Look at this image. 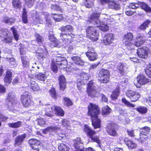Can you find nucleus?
Segmentation results:
<instances>
[{
    "instance_id": "nucleus-1",
    "label": "nucleus",
    "mask_w": 151,
    "mask_h": 151,
    "mask_svg": "<svg viewBox=\"0 0 151 151\" xmlns=\"http://www.w3.org/2000/svg\"><path fill=\"white\" fill-rule=\"evenodd\" d=\"M88 115L91 117L92 124L95 129L101 127V121L98 118V115L100 113L98 106L95 104L90 103L88 106Z\"/></svg>"
},
{
    "instance_id": "nucleus-2",
    "label": "nucleus",
    "mask_w": 151,
    "mask_h": 151,
    "mask_svg": "<svg viewBox=\"0 0 151 151\" xmlns=\"http://www.w3.org/2000/svg\"><path fill=\"white\" fill-rule=\"evenodd\" d=\"M100 13L95 11L91 14L89 17L87 22L94 25L95 27H99V29L103 31H107L109 29L107 24L108 22L105 23V22H101L99 19Z\"/></svg>"
},
{
    "instance_id": "nucleus-3",
    "label": "nucleus",
    "mask_w": 151,
    "mask_h": 151,
    "mask_svg": "<svg viewBox=\"0 0 151 151\" xmlns=\"http://www.w3.org/2000/svg\"><path fill=\"white\" fill-rule=\"evenodd\" d=\"M73 27L70 25L63 26L61 28L62 33L60 34V37L65 44L69 43L70 42V40L74 37L75 35L73 33Z\"/></svg>"
},
{
    "instance_id": "nucleus-4",
    "label": "nucleus",
    "mask_w": 151,
    "mask_h": 151,
    "mask_svg": "<svg viewBox=\"0 0 151 151\" xmlns=\"http://www.w3.org/2000/svg\"><path fill=\"white\" fill-rule=\"evenodd\" d=\"M45 106V114L49 117H52V112L54 110L55 111L56 115L62 116H63L64 115V112L63 110L59 106H52L49 104L46 105Z\"/></svg>"
},
{
    "instance_id": "nucleus-5",
    "label": "nucleus",
    "mask_w": 151,
    "mask_h": 151,
    "mask_svg": "<svg viewBox=\"0 0 151 151\" xmlns=\"http://www.w3.org/2000/svg\"><path fill=\"white\" fill-rule=\"evenodd\" d=\"M84 130L86 133L87 136L89 137V140L91 142H95L97 145V146L101 147V141L99 139L98 136H94L96 134V132L93 130L87 125H85L84 128Z\"/></svg>"
},
{
    "instance_id": "nucleus-6",
    "label": "nucleus",
    "mask_w": 151,
    "mask_h": 151,
    "mask_svg": "<svg viewBox=\"0 0 151 151\" xmlns=\"http://www.w3.org/2000/svg\"><path fill=\"white\" fill-rule=\"evenodd\" d=\"M136 41L134 43V45L139 47L144 44L146 45V49H148L151 47V40L145 39V36L143 34H138L136 37Z\"/></svg>"
},
{
    "instance_id": "nucleus-7",
    "label": "nucleus",
    "mask_w": 151,
    "mask_h": 151,
    "mask_svg": "<svg viewBox=\"0 0 151 151\" xmlns=\"http://www.w3.org/2000/svg\"><path fill=\"white\" fill-rule=\"evenodd\" d=\"M58 129L57 127H53L50 126L47 127L43 130L42 132L45 134H47L48 132H50L49 136L48 137V140L47 141H49L50 144H49V146L51 145L52 142L55 139V135L56 132Z\"/></svg>"
},
{
    "instance_id": "nucleus-8",
    "label": "nucleus",
    "mask_w": 151,
    "mask_h": 151,
    "mask_svg": "<svg viewBox=\"0 0 151 151\" xmlns=\"http://www.w3.org/2000/svg\"><path fill=\"white\" fill-rule=\"evenodd\" d=\"M95 27L89 26L86 29L87 35L89 37V38L93 42L96 41L98 39V37L99 35V32Z\"/></svg>"
},
{
    "instance_id": "nucleus-9",
    "label": "nucleus",
    "mask_w": 151,
    "mask_h": 151,
    "mask_svg": "<svg viewBox=\"0 0 151 151\" xmlns=\"http://www.w3.org/2000/svg\"><path fill=\"white\" fill-rule=\"evenodd\" d=\"M109 74L108 70L102 69L99 73L98 80L101 83H106L109 81Z\"/></svg>"
},
{
    "instance_id": "nucleus-10",
    "label": "nucleus",
    "mask_w": 151,
    "mask_h": 151,
    "mask_svg": "<svg viewBox=\"0 0 151 151\" xmlns=\"http://www.w3.org/2000/svg\"><path fill=\"white\" fill-rule=\"evenodd\" d=\"M97 87L93 84L92 81H90L88 84L87 91L89 96L91 97H97L99 93L96 91Z\"/></svg>"
},
{
    "instance_id": "nucleus-11",
    "label": "nucleus",
    "mask_w": 151,
    "mask_h": 151,
    "mask_svg": "<svg viewBox=\"0 0 151 151\" xmlns=\"http://www.w3.org/2000/svg\"><path fill=\"white\" fill-rule=\"evenodd\" d=\"M31 96L29 93L27 91L23 93L21 96V101L23 105L25 107L30 106L33 102L31 100Z\"/></svg>"
},
{
    "instance_id": "nucleus-12",
    "label": "nucleus",
    "mask_w": 151,
    "mask_h": 151,
    "mask_svg": "<svg viewBox=\"0 0 151 151\" xmlns=\"http://www.w3.org/2000/svg\"><path fill=\"white\" fill-rule=\"evenodd\" d=\"M17 101L15 95L13 93H9L6 100V103L9 109H11L16 105Z\"/></svg>"
},
{
    "instance_id": "nucleus-13",
    "label": "nucleus",
    "mask_w": 151,
    "mask_h": 151,
    "mask_svg": "<svg viewBox=\"0 0 151 151\" xmlns=\"http://www.w3.org/2000/svg\"><path fill=\"white\" fill-rule=\"evenodd\" d=\"M149 82V79L142 74L139 75L136 79V81H135L134 84L137 88H140Z\"/></svg>"
},
{
    "instance_id": "nucleus-14",
    "label": "nucleus",
    "mask_w": 151,
    "mask_h": 151,
    "mask_svg": "<svg viewBox=\"0 0 151 151\" xmlns=\"http://www.w3.org/2000/svg\"><path fill=\"white\" fill-rule=\"evenodd\" d=\"M100 1L102 4L107 3L109 8L114 9L116 10H119L120 9V4L114 0H100Z\"/></svg>"
},
{
    "instance_id": "nucleus-15",
    "label": "nucleus",
    "mask_w": 151,
    "mask_h": 151,
    "mask_svg": "<svg viewBox=\"0 0 151 151\" xmlns=\"http://www.w3.org/2000/svg\"><path fill=\"white\" fill-rule=\"evenodd\" d=\"M126 95L132 102L137 101L140 97V93L138 92L132 90H128L126 92Z\"/></svg>"
},
{
    "instance_id": "nucleus-16",
    "label": "nucleus",
    "mask_w": 151,
    "mask_h": 151,
    "mask_svg": "<svg viewBox=\"0 0 151 151\" xmlns=\"http://www.w3.org/2000/svg\"><path fill=\"white\" fill-rule=\"evenodd\" d=\"M133 35L132 33H127L124 35V45L126 47V48L129 50H131V48L130 46L132 45L131 41L133 40Z\"/></svg>"
},
{
    "instance_id": "nucleus-17",
    "label": "nucleus",
    "mask_w": 151,
    "mask_h": 151,
    "mask_svg": "<svg viewBox=\"0 0 151 151\" xmlns=\"http://www.w3.org/2000/svg\"><path fill=\"white\" fill-rule=\"evenodd\" d=\"M88 51L86 52V54L88 59L92 61L96 60L98 58V55L94 48L88 46Z\"/></svg>"
},
{
    "instance_id": "nucleus-18",
    "label": "nucleus",
    "mask_w": 151,
    "mask_h": 151,
    "mask_svg": "<svg viewBox=\"0 0 151 151\" xmlns=\"http://www.w3.org/2000/svg\"><path fill=\"white\" fill-rule=\"evenodd\" d=\"M117 127L116 125L112 123L108 124L106 127V131L109 135L114 137L117 135Z\"/></svg>"
},
{
    "instance_id": "nucleus-19",
    "label": "nucleus",
    "mask_w": 151,
    "mask_h": 151,
    "mask_svg": "<svg viewBox=\"0 0 151 151\" xmlns=\"http://www.w3.org/2000/svg\"><path fill=\"white\" fill-rule=\"evenodd\" d=\"M32 12V16L34 22L37 23L42 24L43 23L42 16H38L37 14V13L36 11H33ZM48 14L47 12H43L42 16L44 15L45 16H46L45 15H47Z\"/></svg>"
},
{
    "instance_id": "nucleus-20",
    "label": "nucleus",
    "mask_w": 151,
    "mask_h": 151,
    "mask_svg": "<svg viewBox=\"0 0 151 151\" xmlns=\"http://www.w3.org/2000/svg\"><path fill=\"white\" fill-rule=\"evenodd\" d=\"M114 36L112 34H108L105 35L103 40L104 43L106 45L114 44Z\"/></svg>"
},
{
    "instance_id": "nucleus-21",
    "label": "nucleus",
    "mask_w": 151,
    "mask_h": 151,
    "mask_svg": "<svg viewBox=\"0 0 151 151\" xmlns=\"http://www.w3.org/2000/svg\"><path fill=\"white\" fill-rule=\"evenodd\" d=\"M148 49L145 47L138 48L137 51L138 56L140 58H145L148 56Z\"/></svg>"
},
{
    "instance_id": "nucleus-22",
    "label": "nucleus",
    "mask_w": 151,
    "mask_h": 151,
    "mask_svg": "<svg viewBox=\"0 0 151 151\" xmlns=\"http://www.w3.org/2000/svg\"><path fill=\"white\" fill-rule=\"evenodd\" d=\"M56 62L58 66H61L62 67L60 68H65L66 67L67 64V61L64 58L56 56L55 57Z\"/></svg>"
},
{
    "instance_id": "nucleus-23",
    "label": "nucleus",
    "mask_w": 151,
    "mask_h": 151,
    "mask_svg": "<svg viewBox=\"0 0 151 151\" xmlns=\"http://www.w3.org/2000/svg\"><path fill=\"white\" fill-rule=\"evenodd\" d=\"M12 73L11 70H7L4 78V81L6 85L7 86L11 83L12 80Z\"/></svg>"
},
{
    "instance_id": "nucleus-24",
    "label": "nucleus",
    "mask_w": 151,
    "mask_h": 151,
    "mask_svg": "<svg viewBox=\"0 0 151 151\" xmlns=\"http://www.w3.org/2000/svg\"><path fill=\"white\" fill-rule=\"evenodd\" d=\"M26 135L24 134H23L19 135L17 136L15 139L14 146L15 147L19 146L21 145L25 138H26Z\"/></svg>"
},
{
    "instance_id": "nucleus-25",
    "label": "nucleus",
    "mask_w": 151,
    "mask_h": 151,
    "mask_svg": "<svg viewBox=\"0 0 151 151\" xmlns=\"http://www.w3.org/2000/svg\"><path fill=\"white\" fill-rule=\"evenodd\" d=\"M60 89L61 91H63L66 88V83L65 76L63 75H60L58 78Z\"/></svg>"
},
{
    "instance_id": "nucleus-26",
    "label": "nucleus",
    "mask_w": 151,
    "mask_h": 151,
    "mask_svg": "<svg viewBox=\"0 0 151 151\" xmlns=\"http://www.w3.org/2000/svg\"><path fill=\"white\" fill-rule=\"evenodd\" d=\"M22 66L26 70L28 69V70L29 71V60L27 56H21V57Z\"/></svg>"
},
{
    "instance_id": "nucleus-27",
    "label": "nucleus",
    "mask_w": 151,
    "mask_h": 151,
    "mask_svg": "<svg viewBox=\"0 0 151 151\" xmlns=\"http://www.w3.org/2000/svg\"><path fill=\"white\" fill-rule=\"evenodd\" d=\"M118 68L119 69V73L121 75H123L126 71L127 67L126 63H120L119 64Z\"/></svg>"
},
{
    "instance_id": "nucleus-28",
    "label": "nucleus",
    "mask_w": 151,
    "mask_h": 151,
    "mask_svg": "<svg viewBox=\"0 0 151 151\" xmlns=\"http://www.w3.org/2000/svg\"><path fill=\"white\" fill-rule=\"evenodd\" d=\"M139 6L147 12H151V8L147 4L143 2H139Z\"/></svg>"
},
{
    "instance_id": "nucleus-29",
    "label": "nucleus",
    "mask_w": 151,
    "mask_h": 151,
    "mask_svg": "<svg viewBox=\"0 0 151 151\" xmlns=\"http://www.w3.org/2000/svg\"><path fill=\"white\" fill-rule=\"evenodd\" d=\"M71 59L74 63L77 65H84V62L79 56H74L72 57Z\"/></svg>"
},
{
    "instance_id": "nucleus-30",
    "label": "nucleus",
    "mask_w": 151,
    "mask_h": 151,
    "mask_svg": "<svg viewBox=\"0 0 151 151\" xmlns=\"http://www.w3.org/2000/svg\"><path fill=\"white\" fill-rule=\"evenodd\" d=\"M134 109L141 114H145L148 111L147 108L145 106H139L135 108Z\"/></svg>"
},
{
    "instance_id": "nucleus-31",
    "label": "nucleus",
    "mask_w": 151,
    "mask_h": 151,
    "mask_svg": "<svg viewBox=\"0 0 151 151\" xmlns=\"http://www.w3.org/2000/svg\"><path fill=\"white\" fill-rule=\"evenodd\" d=\"M49 39L54 43V45L55 47L58 46L57 45V39L54 36L52 31H50L49 32Z\"/></svg>"
},
{
    "instance_id": "nucleus-32",
    "label": "nucleus",
    "mask_w": 151,
    "mask_h": 151,
    "mask_svg": "<svg viewBox=\"0 0 151 151\" xmlns=\"http://www.w3.org/2000/svg\"><path fill=\"white\" fill-rule=\"evenodd\" d=\"M125 144L128 147L129 149H133L137 147L136 144L131 140H128L127 139H125Z\"/></svg>"
},
{
    "instance_id": "nucleus-33",
    "label": "nucleus",
    "mask_w": 151,
    "mask_h": 151,
    "mask_svg": "<svg viewBox=\"0 0 151 151\" xmlns=\"http://www.w3.org/2000/svg\"><path fill=\"white\" fill-rule=\"evenodd\" d=\"M111 111V109L108 106H104L102 109V114L103 115L109 114Z\"/></svg>"
},
{
    "instance_id": "nucleus-34",
    "label": "nucleus",
    "mask_w": 151,
    "mask_h": 151,
    "mask_svg": "<svg viewBox=\"0 0 151 151\" xmlns=\"http://www.w3.org/2000/svg\"><path fill=\"white\" fill-rule=\"evenodd\" d=\"M44 50H42L40 52H37V55L38 56V58L40 59L46 57L47 55V51L46 48H44Z\"/></svg>"
},
{
    "instance_id": "nucleus-35",
    "label": "nucleus",
    "mask_w": 151,
    "mask_h": 151,
    "mask_svg": "<svg viewBox=\"0 0 151 151\" xmlns=\"http://www.w3.org/2000/svg\"><path fill=\"white\" fill-rule=\"evenodd\" d=\"M139 142L141 143H143L146 141L148 139V136L147 135L139 132Z\"/></svg>"
},
{
    "instance_id": "nucleus-36",
    "label": "nucleus",
    "mask_w": 151,
    "mask_h": 151,
    "mask_svg": "<svg viewBox=\"0 0 151 151\" xmlns=\"http://www.w3.org/2000/svg\"><path fill=\"white\" fill-rule=\"evenodd\" d=\"M22 19L24 23L26 24L28 22L27 12L25 8L23 9Z\"/></svg>"
},
{
    "instance_id": "nucleus-37",
    "label": "nucleus",
    "mask_w": 151,
    "mask_h": 151,
    "mask_svg": "<svg viewBox=\"0 0 151 151\" xmlns=\"http://www.w3.org/2000/svg\"><path fill=\"white\" fill-rule=\"evenodd\" d=\"M120 93V90L119 88H116L113 91L112 94L111 95V97L113 100H116Z\"/></svg>"
},
{
    "instance_id": "nucleus-38",
    "label": "nucleus",
    "mask_w": 151,
    "mask_h": 151,
    "mask_svg": "<svg viewBox=\"0 0 151 151\" xmlns=\"http://www.w3.org/2000/svg\"><path fill=\"white\" fill-rule=\"evenodd\" d=\"M150 22V20H146L139 27L138 29L140 30H145L148 27V25Z\"/></svg>"
},
{
    "instance_id": "nucleus-39",
    "label": "nucleus",
    "mask_w": 151,
    "mask_h": 151,
    "mask_svg": "<svg viewBox=\"0 0 151 151\" xmlns=\"http://www.w3.org/2000/svg\"><path fill=\"white\" fill-rule=\"evenodd\" d=\"M22 122L21 121H18L16 122L9 123L8 126L11 128H18L22 125Z\"/></svg>"
},
{
    "instance_id": "nucleus-40",
    "label": "nucleus",
    "mask_w": 151,
    "mask_h": 151,
    "mask_svg": "<svg viewBox=\"0 0 151 151\" xmlns=\"http://www.w3.org/2000/svg\"><path fill=\"white\" fill-rule=\"evenodd\" d=\"M12 4L15 8L20 9L21 6V2L19 0H13Z\"/></svg>"
},
{
    "instance_id": "nucleus-41",
    "label": "nucleus",
    "mask_w": 151,
    "mask_h": 151,
    "mask_svg": "<svg viewBox=\"0 0 151 151\" xmlns=\"http://www.w3.org/2000/svg\"><path fill=\"white\" fill-rule=\"evenodd\" d=\"M145 72L147 76L151 78V63H149L145 69Z\"/></svg>"
},
{
    "instance_id": "nucleus-42",
    "label": "nucleus",
    "mask_w": 151,
    "mask_h": 151,
    "mask_svg": "<svg viewBox=\"0 0 151 151\" xmlns=\"http://www.w3.org/2000/svg\"><path fill=\"white\" fill-rule=\"evenodd\" d=\"M84 4L87 8H91L93 5L94 0H84Z\"/></svg>"
},
{
    "instance_id": "nucleus-43",
    "label": "nucleus",
    "mask_w": 151,
    "mask_h": 151,
    "mask_svg": "<svg viewBox=\"0 0 151 151\" xmlns=\"http://www.w3.org/2000/svg\"><path fill=\"white\" fill-rule=\"evenodd\" d=\"M36 78L40 81H44L47 78V77L45 73H39L36 76Z\"/></svg>"
},
{
    "instance_id": "nucleus-44",
    "label": "nucleus",
    "mask_w": 151,
    "mask_h": 151,
    "mask_svg": "<svg viewBox=\"0 0 151 151\" xmlns=\"http://www.w3.org/2000/svg\"><path fill=\"white\" fill-rule=\"evenodd\" d=\"M58 148L60 151H69V149L68 147L63 143H61L58 146Z\"/></svg>"
},
{
    "instance_id": "nucleus-45",
    "label": "nucleus",
    "mask_w": 151,
    "mask_h": 151,
    "mask_svg": "<svg viewBox=\"0 0 151 151\" xmlns=\"http://www.w3.org/2000/svg\"><path fill=\"white\" fill-rule=\"evenodd\" d=\"M52 17H53V19L56 22L60 21L61 19H63V17L62 15L60 14H52Z\"/></svg>"
},
{
    "instance_id": "nucleus-46",
    "label": "nucleus",
    "mask_w": 151,
    "mask_h": 151,
    "mask_svg": "<svg viewBox=\"0 0 151 151\" xmlns=\"http://www.w3.org/2000/svg\"><path fill=\"white\" fill-rule=\"evenodd\" d=\"M12 31L13 35L15 40L17 41L19 40V35L17 33V29L14 27H12L11 29Z\"/></svg>"
},
{
    "instance_id": "nucleus-47",
    "label": "nucleus",
    "mask_w": 151,
    "mask_h": 151,
    "mask_svg": "<svg viewBox=\"0 0 151 151\" xmlns=\"http://www.w3.org/2000/svg\"><path fill=\"white\" fill-rule=\"evenodd\" d=\"M35 35L37 43L39 45L42 44L43 41L42 37L38 33H35Z\"/></svg>"
},
{
    "instance_id": "nucleus-48",
    "label": "nucleus",
    "mask_w": 151,
    "mask_h": 151,
    "mask_svg": "<svg viewBox=\"0 0 151 151\" xmlns=\"http://www.w3.org/2000/svg\"><path fill=\"white\" fill-rule=\"evenodd\" d=\"M150 128L147 126H145L140 129L139 132L148 135L150 132Z\"/></svg>"
},
{
    "instance_id": "nucleus-49",
    "label": "nucleus",
    "mask_w": 151,
    "mask_h": 151,
    "mask_svg": "<svg viewBox=\"0 0 151 151\" xmlns=\"http://www.w3.org/2000/svg\"><path fill=\"white\" fill-rule=\"evenodd\" d=\"M122 102L128 107H134L135 106L134 104L130 103V102L127 101L125 98H123L122 99Z\"/></svg>"
},
{
    "instance_id": "nucleus-50",
    "label": "nucleus",
    "mask_w": 151,
    "mask_h": 151,
    "mask_svg": "<svg viewBox=\"0 0 151 151\" xmlns=\"http://www.w3.org/2000/svg\"><path fill=\"white\" fill-rule=\"evenodd\" d=\"M29 86H30V89L34 91H37L40 89L39 86L37 83L31 84Z\"/></svg>"
},
{
    "instance_id": "nucleus-51",
    "label": "nucleus",
    "mask_w": 151,
    "mask_h": 151,
    "mask_svg": "<svg viewBox=\"0 0 151 151\" xmlns=\"http://www.w3.org/2000/svg\"><path fill=\"white\" fill-rule=\"evenodd\" d=\"M90 76L89 74L85 73H81L80 77L81 79L82 80H87L89 79Z\"/></svg>"
},
{
    "instance_id": "nucleus-52",
    "label": "nucleus",
    "mask_w": 151,
    "mask_h": 151,
    "mask_svg": "<svg viewBox=\"0 0 151 151\" xmlns=\"http://www.w3.org/2000/svg\"><path fill=\"white\" fill-rule=\"evenodd\" d=\"M51 96L55 99L56 98V93L55 89L54 88H51L49 91Z\"/></svg>"
},
{
    "instance_id": "nucleus-53",
    "label": "nucleus",
    "mask_w": 151,
    "mask_h": 151,
    "mask_svg": "<svg viewBox=\"0 0 151 151\" xmlns=\"http://www.w3.org/2000/svg\"><path fill=\"white\" fill-rule=\"evenodd\" d=\"M139 2L137 3H131L129 4V7L132 9H135L138 8L139 7Z\"/></svg>"
},
{
    "instance_id": "nucleus-54",
    "label": "nucleus",
    "mask_w": 151,
    "mask_h": 151,
    "mask_svg": "<svg viewBox=\"0 0 151 151\" xmlns=\"http://www.w3.org/2000/svg\"><path fill=\"white\" fill-rule=\"evenodd\" d=\"M59 66H58L56 63H52L51 64V69L53 71L56 73L58 71V67Z\"/></svg>"
},
{
    "instance_id": "nucleus-55",
    "label": "nucleus",
    "mask_w": 151,
    "mask_h": 151,
    "mask_svg": "<svg viewBox=\"0 0 151 151\" xmlns=\"http://www.w3.org/2000/svg\"><path fill=\"white\" fill-rule=\"evenodd\" d=\"M40 142H37L34 145H31L30 146L33 149L36 150L37 151H39V148L40 147Z\"/></svg>"
},
{
    "instance_id": "nucleus-56",
    "label": "nucleus",
    "mask_w": 151,
    "mask_h": 151,
    "mask_svg": "<svg viewBox=\"0 0 151 151\" xmlns=\"http://www.w3.org/2000/svg\"><path fill=\"white\" fill-rule=\"evenodd\" d=\"M4 21L6 23L10 25L14 22L15 20L13 18H7L4 19Z\"/></svg>"
},
{
    "instance_id": "nucleus-57",
    "label": "nucleus",
    "mask_w": 151,
    "mask_h": 151,
    "mask_svg": "<svg viewBox=\"0 0 151 151\" xmlns=\"http://www.w3.org/2000/svg\"><path fill=\"white\" fill-rule=\"evenodd\" d=\"M13 39L12 37H5L4 38L3 41L6 43L10 44L12 42V40Z\"/></svg>"
},
{
    "instance_id": "nucleus-58",
    "label": "nucleus",
    "mask_w": 151,
    "mask_h": 151,
    "mask_svg": "<svg viewBox=\"0 0 151 151\" xmlns=\"http://www.w3.org/2000/svg\"><path fill=\"white\" fill-rule=\"evenodd\" d=\"M8 61L9 62L12 68L15 66L16 65L15 60L13 58H9Z\"/></svg>"
},
{
    "instance_id": "nucleus-59",
    "label": "nucleus",
    "mask_w": 151,
    "mask_h": 151,
    "mask_svg": "<svg viewBox=\"0 0 151 151\" xmlns=\"http://www.w3.org/2000/svg\"><path fill=\"white\" fill-rule=\"evenodd\" d=\"M64 100L65 104L67 106H71L73 105V104L72 102L69 99L65 97L64 98Z\"/></svg>"
},
{
    "instance_id": "nucleus-60",
    "label": "nucleus",
    "mask_w": 151,
    "mask_h": 151,
    "mask_svg": "<svg viewBox=\"0 0 151 151\" xmlns=\"http://www.w3.org/2000/svg\"><path fill=\"white\" fill-rule=\"evenodd\" d=\"M40 142V141L35 139H31L28 141L29 143L30 146L31 145H34L37 142Z\"/></svg>"
},
{
    "instance_id": "nucleus-61",
    "label": "nucleus",
    "mask_w": 151,
    "mask_h": 151,
    "mask_svg": "<svg viewBox=\"0 0 151 151\" xmlns=\"http://www.w3.org/2000/svg\"><path fill=\"white\" fill-rule=\"evenodd\" d=\"M46 16H45V20L46 21V27H50L51 26V22H50V19L48 18L47 15Z\"/></svg>"
},
{
    "instance_id": "nucleus-62",
    "label": "nucleus",
    "mask_w": 151,
    "mask_h": 151,
    "mask_svg": "<svg viewBox=\"0 0 151 151\" xmlns=\"http://www.w3.org/2000/svg\"><path fill=\"white\" fill-rule=\"evenodd\" d=\"M38 124L40 126H43L45 124L44 119L41 118H38Z\"/></svg>"
},
{
    "instance_id": "nucleus-63",
    "label": "nucleus",
    "mask_w": 151,
    "mask_h": 151,
    "mask_svg": "<svg viewBox=\"0 0 151 151\" xmlns=\"http://www.w3.org/2000/svg\"><path fill=\"white\" fill-rule=\"evenodd\" d=\"M26 4L29 7H31L32 6L34 3V0H25Z\"/></svg>"
},
{
    "instance_id": "nucleus-64",
    "label": "nucleus",
    "mask_w": 151,
    "mask_h": 151,
    "mask_svg": "<svg viewBox=\"0 0 151 151\" xmlns=\"http://www.w3.org/2000/svg\"><path fill=\"white\" fill-rule=\"evenodd\" d=\"M128 134L131 137H134V130L127 129V130Z\"/></svg>"
}]
</instances>
